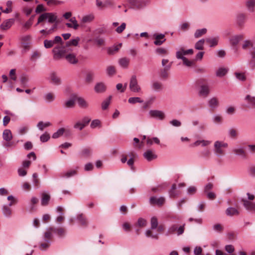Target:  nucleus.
Returning a JSON list of instances; mask_svg holds the SVG:
<instances>
[{
	"label": "nucleus",
	"instance_id": "nucleus-43",
	"mask_svg": "<svg viewBox=\"0 0 255 255\" xmlns=\"http://www.w3.org/2000/svg\"><path fill=\"white\" fill-rule=\"evenodd\" d=\"M228 72V69L225 68H220L216 73L217 77H222L225 76Z\"/></svg>",
	"mask_w": 255,
	"mask_h": 255
},
{
	"label": "nucleus",
	"instance_id": "nucleus-62",
	"mask_svg": "<svg viewBox=\"0 0 255 255\" xmlns=\"http://www.w3.org/2000/svg\"><path fill=\"white\" fill-rule=\"evenodd\" d=\"M84 125L82 124L81 121H78L74 125V128L82 130L84 128Z\"/></svg>",
	"mask_w": 255,
	"mask_h": 255
},
{
	"label": "nucleus",
	"instance_id": "nucleus-31",
	"mask_svg": "<svg viewBox=\"0 0 255 255\" xmlns=\"http://www.w3.org/2000/svg\"><path fill=\"white\" fill-rule=\"evenodd\" d=\"M209 107L212 109H216L219 106V101L217 98L213 97L209 101Z\"/></svg>",
	"mask_w": 255,
	"mask_h": 255
},
{
	"label": "nucleus",
	"instance_id": "nucleus-49",
	"mask_svg": "<svg viewBox=\"0 0 255 255\" xmlns=\"http://www.w3.org/2000/svg\"><path fill=\"white\" fill-rule=\"evenodd\" d=\"M128 102L130 104H134L136 103H143V101L141 100L139 97H130L128 99Z\"/></svg>",
	"mask_w": 255,
	"mask_h": 255
},
{
	"label": "nucleus",
	"instance_id": "nucleus-63",
	"mask_svg": "<svg viewBox=\"0 0 255 255\" xmlns=\"http://www.w3.org/2000/svg\"><path fill=\"white\" fill-rule=\"evenodd\" d=\"M152 87L155 90H160L161 89L162 84L159 82H155L152 84Z\"/></svg>",
	"mask_w": 255,
	"mask_h": 255
},
{
	"label": "nucleus",
	"instance_id": "nucleus-41",
	"mask_svg": "<svg viewBox=\"0 0 255 255\" xmlns=\"http://www.w3.org/2000/svg\"><path fill=\"white\" fill-rule=\"evenodd\" d=\"M79 41L80 38L79 37H77L75 39H72L66 42L65 45L67 48H69V47L71 45L77 46Z\"/></svg>",
	"mask_w": 255,
	"mask_h": 255
},
{
	"label": "nucleus",
	"instance_id": "nucleus-42",
	"mask_svg": "<svg viewBox=\"0 0 255 255\" xmlns=\"http://www.w3.org/2000/svg\"><path fill=\"white\" fill-rule=\"evenodd\" d=\"M112 96H109V97L105 100H104L102 103V109L103 110H105L108 109L109 106L111 103V100L112 99Z\"/></svg>",
	"mask_w": 255,
	"mask_h": 255
},
{
	"label": "nucleus",
	"instance_id": "nucleus-15",
	"mask_svg": "<svg viewBox=\"0 0 255 255\" xmlns=\"http://www.w3.org/2000/svg\"><path fill=\"white\" fill-rule=\"evenodd\" d=\"M52 232H53V228L50 227L48 228L44 233L43 240L51 242L52 238Z\"/></svg>",
	"mask_w": 255,
	"mask_h": 255
},
{
	"label": "nucleus",
	"instance_id": "nucleus-54",
	"mask_svg": "<svg viewBox=\"0 0 255 255\" xmlns=\"http://www.w3.org/2000/svg\"><path fill=\"white\" fill-rule=\"evenodd\" d=\"M233 152L237 155L246 157V152L243 148H235L233 150Z\"/></svg>",
	"mask_w": 255,
	"mask_h": 255
},
{
	"label": "nucleus",
	"instance_id": "nucleus-8",
	"mask_svg": "<svg viewBox=\"0 0 255 255\" xmlns=\"http://www.w3.org/2000/svg\"><path fill=\"white\" fill-rule=\"evenodd\" d=\"M12 205V202H9L7 205H4L2 207V211L3 215L6 218H10L12 214V210L10 207Z\"/></svg>",
	"mask_w": 255,
	"mask_h": 255
},
{
	"label": "nucleus",
	"instance_id": "nucleus-5",
	"mask_svg": "<svg viewBox=\"0 0 255 255\" xmlns=\"http://www.w3.org/2000/svg\"><path fill=\"white\" fill-rule=\"evenodd\" d=\"M149 3V0H132L130 2L131 5L136 9H141Z\"/></svg>",
	"mask_w": 255,
	"mask_h": 255
},
{
	"label": "nucleus",
	"instance_id": "nucleus-30",
	"mask_svg": "<svg viewBox=\"0 0 255 255\" xmlns=\"http://www.w3.org/2000/svg\"><path fill=\"white\" fill-rule=\"evenodd\" d=\"M33 24L32 18H29L26 22L22 24L21 30L26 31L28 30Z\"/></svg>",
	"mask_w": 255,
	"mask_h": 255
},
{
	"label": "nucleus",
	"instance_id": "nucleus-27",
	"mask_svg": "<svg viewBox=\"0 0 255 255\" xmlns=\"http://www.w3.org/2000/svg\"><path fill=\"white\" fill-rule=\"evenodd\" d=\"M181 54L178 53L177 59H182L183 60V64L188 67H191L194 64V62L189 60L187 58L184 56H181Z\"/></svg>",
	"mask_w": 255,
	"mask_h": 255
},
{
	"label": "nucleus",
	"instance_id": "nucleus-50",
	"mask_svg": "<svg viewBox=\"0 0 255 255\" xmlns=\"http://www.w3.org/2000/svg\"><path fill=\"white\" fill-rule=\"evenodd\" d=\"M151 229H155L158 227L157 219L155 217H153L150 220Z\"/></svg>",
	"mask_w": 255,
	"mask_h": 255
},
{
	"label": "nucleus",
	"instance_id": "nucleus-58",
	"mask_svg": "<svg viewBox=\"0 0 255 255\" xmlns=\"http://www.w3.org/2000/svg\"><path fill=\"white\" fill-rule=\"evenodd\" d=\"M92 152V150L89 148H85L83 149L81 152V154L82 156L85 157L89 156L91 155Z\"/></svg>",
	"mask_w": 255,
	"mask_h": 255
},
{
	"label": "nucleus",
	"instance_id": "nucleus-21",
	"mask_svg": "<svg viewBox=\"0 0 255 255\" xmlns=\"http://www.w3.org/2000/svg\"><path fill=\"white\" fill-rule=\"evenodd\" d=\"M14 22L13 19H7L3 21L0 25V28L2 30H6L9 28Z\"/></svg>",
	"mask_w": 255,
	"mask_h": 255
},
{
	"label": "nucleus",
	"instance_id": "nucleus-53",
	"mask_svg": "<svg viewBox=\"0 0 255 255\" xmlns=\"http://www.w3.org/2000/svg\"><path fill=\"white\" fill-rule=\"evenodd\" d=\"M245 100H247L251 105V106L255 108V97H251L250 95H247Z\"/></svg>",
	"mask_w": 255,
	"mask_h": 255
},
{
	"label": "nucleus",
	"instance_id": "nucleus-23",
	"mask_svg": "<svg viewBox=\"0 0 255 255\" xmlns=\"http://www.w3.org/2000/svg\"><path fill=\"white\" fill-rule=\"evenodd\" d=\"M129 156H130V158L127 161V164L130 167L132 170H134L135 168L133 164L134 162V159L137 155L135 153L131 152L129 153Z\"/></svg>",
	"mask_w": 255,
	"mask_h": 255
},
{
	"label": "nucleus",
	"instance_id": "nucleus-46",
	"mask_svg": "<svg viewBox=\"0 0 255 255\" xmlns=\"http://www.w3.org/2000/svg\"><path fill=\"white\" fill-rule=\"evenodd\" d=\"M206 41L210 44V47H213L218 44V38H207L206 39Z\"/></svg>",
	"mask_w": 255,
	"mask_h": 255
},
{
	"label": "nucleus",
	"instance_id": "nucleus-17",
	"mask_svg": "<svg viewBox=\"0 0 255 255\" xmlns=\"http://www.w3.org/2000/svg\"><path fill=\"white\" fill-rule=\"evenodd\" d=\"M143 156L148 161H151L157 158V155L151 150H147L145 151L143 154Z\"/></svg>",
	"mask_w": 255,
	"mask_h": 255
},
{
	"label": "nucleus",
	"instance_id": "nucleus-45",
	"mask_svg": "<svg viewBox=\"0 0 255 255\" xmlns=\"http://www.w3.org/2000/svg\"><path fill=\"white\" fill-rule=\"evenodd\" d=\"M51 125L50 122L44 123L43 122L40 121L37 124V127L39 130H43L44 128L50 126Z\"/></svg>",
	"mask_w": 255,
	"mask_h": 255
},
{
	"label": "nucleus",
	"instance_id": "nucleus-14",
	"mask_svg": "<svg viewBox=\"0 0 255 255\" xmlns=\"http://www.w3.org/2000/svg\"><path fill=\"white\" fill-rule=\"evenodd\" d=\"M244 206L246 209L250 211H255V203L248 201L246 199H243Z\"/></svg>",
	"mask_w": 255,
	"mask_h": 255
},
{
	"label": "nucleus",
	"instance_id": "nucleus-10",
	"mask_svg": "<svg viewBox=\"0 0 255 255\" xmlns=\"http://www.w3.org/2000/svg\"><path fill=\"white\" fill-rule=\"evenodd\" d=\"M150 116L154 118H158L159 120H163L165 118L164 114L163 112L158 110H151L149 112Z\"/></svg>",
	"mask_w": 255,
	"mask_h": 255
},
{
	"label": "nucleus",
	"instance_id": "nucleus-20",
	"mask_svg": "<svg viewBox=\"0 0 255 255\" xmlns=\"http://www.w3.org/2000/svg\"><path fill=\"white\" fill-rule=\"evenodd\" d=\"M94 90L96 93H103L106 90V86L103 82L98 83L96 84Z\"/></svg>",
	"mask_w": 255,
	"mask_h": 255
},
{
	"label": "nucleus",
	"instance_id": "nucleus-44",
	"mask_svg": "<svg viewBox=\"0 0 255 255\" xmlns=\"http://www.w3.org/2000/svg\"><path fill=\"white\" fill-rule=\"evenodd\" d=\"M65 132V128H60L58 130H57L56 132H54L52 134V138H57L60 136L62 135Z\"/></svg>",
	"mask_w": 255,
	"mask_h": 255
},
{
	"label": "nucleus",
	"instance_id": "nucleus-16",
	"mask_svg": "<svg viewBox=\"0 0 255 255\" xmlns=\"http://www.w3.org/2000/svg\"><path fill=\"white\" fill-rule=\"evenodd\" d=\"M76 101L81 108L85 109L88 108L89 104L83 98L77 96Z\"/></svg>",
	"mask_w": 255,
	"mask_h": 255
},
{
	"label": "nucleus",
	"instance_id": "nucleus-61",
	"mask_svg": "<svg viewBox=\"0 0 255 255\" xmlns=\"http://www.w3.org/2000/svg\"><path fill=\"white\" fill-rule=\"evenodd\" d=\"M126 24L125 22H123L121 24V25L118 27L116 29V31L118 33H122L126 28Z\"/></svg>",
	"mask_w": 255,
	"mask_h": 255
},
{
	"label": "nucleus",
	"instance_id": "nucleus-60",
	"mask_svg": "<svg viewBox=\"0 0 255 255\" xmlns=\"http://www.w3.org/2000/svg\"><path fill=\"white\" fill-rule=\"evenodd\" d=\"M19 79L20 84L23 86H25L28 81L27 77L24 74L20 76Z\"/></svg>",
	"mask_w": 255,
	"mask_h": 255
},
{
	"label": "nucleus",
	"instance_id": "nucleus-11",
	"mask_svg": "<svg viewBox=\"0 0 255 255\" xmlns=\"http://www.w3.org/2000/svg\"><path fill=\"white\" fill-rule=\"evenodd\" d=\"M210 93V89L208 85H201L199 92L200 96L204 98L207 97Z\"/></svg>",
	"mask_w": 255,
	"mask_h": 255
},
{
	"label": "nucleus",
	"instance_id": "nucleus-26",
	"mask_svg": "<svg viewBox=\"0 0 255 255\" xmlns=\"http://www.w3.org/2000/svg\"><path fill=\"white\" fill-rule=\"evenodd\" d=\"M246 20V15L244 13H240L237 16V22L240 26H242Z\"/></svg>",
	"mask_w": 255,
	"mask_h": 255
},
{
	"label": "nucleus",
	"instance_id": "nucleus-33",
	"mask_svg": "<svg viewBox=\"0 0 255 255\" xmlns=\"http://www.w3.org/2000/svg\"><path fill=\"white\" fill-rule=\"evenodd\" d=\"M77 172L75 170H71L65 172H62L60 174L61 177L70 178L76 174Z\"/></svg>",
	"mask_w": 255,
	"mask_h": 255
},
{
	"label": "nucleus",
	"instance_id": "nucleus-39",
	"mask_svg": "<svg viewBox=\"0 0 255 255\" xmlns=\"http://www.w3.org/2000/svg\"><path fill=\"white\" fill-rule=\"evenodd\" d=\"M77 219L82 226H86L88 225V221L83 214L78 215Z\"/></svg>",
	"mask_w": 255,
	"mask_h": 255
},
{
	"label": "nucleus",
	"instance_id": "nucleus-9",
	"mask_svg": "<svg viewBox=\"0 0 255 255\" xmlns=\"http://www.w3.org/2000/svg\"><path fill=\"white\" fill-rule=\"evenodd\" d=\"M16 81V69H12L9 72V79L8 80V87L13 88L14 82Z\"/></svg>",
	"mask_w": 255,
	"mask_h": 255
},
{
	"label": "nucleus",
	"instance_id": "nucleus-12",
	"mask_svg": "<svg viewBox=\"0 0 255 255\" xmlns=\"http://www.w3.org/2000/svg\"><path fill=\"white\" fill-rule=\"evenodd\" d=\"M77 95L75 94H72L69 100L66 101L64 104V107L67 108L74 107L75 102L76 100Z\"/></svg>",
	"mask_w": 255,
	"mask_h": 255
},
{
	"label": "nucleus",
	"instance_id": "nucleus-1",
	"mask_svg": "<svg viewBox=\"0 0 255 255\" xmlns=\"http://www.w3.org/2000/svg\"><path fill=\"white\" fill-rule=\"evenodd\" d=\"M69 50L70 49L67 48L65 45L55 47L52 50L53 59L58 60L65 57Z\"/></svg>",
	"mask_w": 255,
	"mask_h": 255
},
{
	"label": "nucleus",
	"instance_id": "nucleus-40",
	"mask_svg": "<svg viewBox=\"0 0 255 255\" xmlns=\"http://www.w3.org/2000/svg\"><path fill=\"white\" fill-rule=\"evenodd\" d=\"M122 44L120 43L118 45H114L112 47H110L108 50V52L109 54H114L117 52L121 47Z\"/></svg>",
	"mask_w": 255,
	"mask_h": 255
},
{
	"label": "nucleus",
	"instance_id": "nucleus-6",
	"mask_svg": "<svg viewBox=\"0 0 255 255\" xmlns=\"http://www.w3.org/2000/svg\"><path fill=\"white\" fill-rule=\"evenodd\" d=\"M153 37L154 38L153 43L155 45H161L166 41L165 34H164L154 33Z\"/></svg>",
	"mask_w": 255,
	"mask_h": 255
},
{
	"label": "nucleus",
	"instance_id": "nucleus-7",
	"mask_svg": "<svg viewBox=\"0 0 255 255\" xmlns=\"http://www.w3.org/2000/svg\"><path fill=\"white\" fill-rule=\"evenodd\" d=\"M165 198L163 197L156 198L155 196L151 197L149 199V202L151 205H157L158 206H162L165 203Z\"/></svg>",
	"mask_w": 255,
	"mask_h": 255
},
{
	"label": "nucleus",
	"instance_id": "nucleus-4",
	"mask_svg": "<svg viewBox=\"0 0 255 255\" xmlns=\"http://www.w3.org/2000/svg\"><path fill=\"white\" fill-rule=\"evenodd\" d=\"M129 88L131 92L134 93H139L141 91L140 86L138 84L136 77L135 75H132L130 78Z\"/></svg>",
	"mask_w": 255,
	"mask_h": 255
},
{
	"label": "nucleus",
	"instance_id": "nucleus-13",
	"mask_svg": "<svg viewBox=\"0 0 255 255\" xmlns=\"http://www.w3.org/2000/svg\"><path fill=\"white\" fill-rule=\"evenodd\" d=\"M66 60L70 64H75L78 63V60L76 58V54L74 53L66 54L65 56Z\"/></svg>",
	"mask_w": 255,
	"mask_h": 255
},
{
	"label": "nucleus",
	"instance_id": "nucleus-37",
	"mask_svg": "<svg viewBox=\"0 0 255 255\" xmlns=\"http://www.w3.org/2000/svg\"><path fill=\"white\" fill-rule=\"evenodd\" d=\"M226 214L228 216H232L234 215H238L239 214L238 210L233 207H229L226 210Z\"/></svg>",
	"mask_w": 255,
	"mask_h": 255
},
{
	"label": "nucleus",
	"instance_id": "nucleus-48",
	"mask_svg": "<svg viewBox=\"0 0 255 255\" xmlns=\"http://www.w3.org/2000/svg\"><path fill=\"white\" fill-rule=\"evenodd\" d=\"M94 19V16L93 14H89L84 16L82 19V21L84 23H88L92 21Z\"/></svg>",
	"mask_w": 255,
	"mask_h": 255
},
{
	"label": "nucleus",
	"instance_id": "nucleus-2",
	"mask_svg": "<svg viewBox=\"0 0 255 255\" xmlns=\"http://www.w3.org/2000/svg\"><path fill=\"white\" fill-rule=\"evenodd\" d=\"M185 224L179 226L178 224H173L169 229L166 233V235L176 234L178 236L182 235L185 231Z\"/></svg>",
	"mask_w": 255,
	"mask_h": 255
},
{
	"label": "nucleus",
	"instance_id": "nucleus-55",
	"mask_svg": "<svg viewBox=\"0 0 255 255\" xmlns=\"http://www.w3.org/2000/svg\"><path fill=\"white\" fill-rule=\"evenodd\" d=\"M54 41L51 40L46 39L44 41V45L46 48H50L53 46Z\"/></svg>",
	"mask_w": 255,
	"mask_h": 255
},
{
	"label": "nucleus",
	"instance_id": "nucleus-36",
	"mask_svg": "<svg viewBox=\"0 0 255 255\" xmlns=\"http://www.w3.org/2000/svg\"><path fill=\"white\" fill-rule=\"evenodd\" d=\"M2 137L4 140L9 141L12 139V134L10 130L5 129L2 134Z\"/></svg>",
	"mask_w": 255,
	"mask_h": 255
},
{
	"label": "nucleus",
	"instance_id": "nucleus-47",
	"mask_svg": "<svg viewBox=\"0 0 255 255\" xmlns=\"http://www.w3.org/2000/svg\"><path fill=\"white\" fill-rule=\"evenodd\" d=\"M107 74L110 76H112L116 74V71L115 67L113 66H109L106 69Z\"/></svg>",
	"mask_w": 255,
	"mask_h": 255
},
{
	"label": "nucleus",
	"instance_id": "nucleus-52",
	"mask_svg": "<svg viewBox=\"0 0 255 255\" xmlns=\"http://www.w3.org/2000/svg\"><path fill=\"white\" fill-rule=\"evenodd\" d=\"M204 42L205 40L204 39H200L197 41L195 45V49L197 50H203Z\"/></svg>",
	"mask_w": 255,
	"mask_h": 255
},
{
	"label": "nucleus",
	"instance_id": "nucleus-35",
	"mask_svg": "<svg viewBox=\"0 0 255 255\" xmlns=\"http://www.w3.org/2000/svg\"><path fill=\"white\" fill-rule=\"evenodd\" d=\"M50 242L47 241H43L39 243V248L41 251H45L49 248Z\"/></svg>",
	"mask_w": 255,
	"mask_h": 255
},
{
	"label": "nucleus",
	"instance_id": "nucleus-25",
	"mask_svg": "<svg viewBox=\"0 0 255 255\" xmlns=\"http://www.w3.org/2000/svg\"><path fill=\"white\" fill-rule=\"evenodd\" d=\"M50 199V196L46 193H43L42 194V197L41 199V204L42 206H47Z\"/></svg>",
	"mask_w": 255,
	"mask_h": 255
},
{
	"label": "nucleus",
	"instance_id": "nucleus-19",
	"mask_svg": "<svg viewBox=\"0 0 255 255\" xmlns=\"http://www.w3.org/2000/svg\"><path fill=\"white\" fill-rule=\"evenodd\" d=\"M171 66V63L166 65L163 69L160 70V77L162 78L166 79L168 77V73L167 71L169 70Z\"/></svg>",
	"mask_w": 255,
	"mask_h": 255
},
{
	"label": "nucleus",
	"instance_id": "nucleus-29",
	"mask_svg": "<svg viewBox=\"0 0 255 255\" xmlns=\"http://www.w3.org/2000/svg\"><path fill=\"white\" fill-rule=\"evenodd\" d=\"M53 232L59 237H63L65 235L66 231L64 228L62 227L53 228Z\"/></svg>",
	"mask_w": 255,
	"mask_h": 255
},
{
	"label": "nucleus",
	"instance_id": "nucleus-3",
	"mask_svg": "<svg viewBox=\"0 0 255 255\" xmlns=\"http://www.w3.org/2000/svg\"><path fill=\"white\" fill-rule=\"evenodd\" d=\"M48 19L49 23H53L57 20V16L55 14L51 12H45L41 14L38 19L36 26L38 24L41 23L44 20Z\"/></svg>",
	"mask_w": 255,
	"mask_h": 255
},
{
	"label": "nucleus",
	"instance_id": "nucleus-57",
	"mask_svg": "<svg viewBox=\"0 0 255 255\" xmlns=\"http://www.w3.org/2000/svg\"><path fill=\"white\" fill-rule=\"evenodd\" d=\"M248 47H252L254 49V44L250 40H246L244 41L242 48L244 49H246Z\"/></svg>",
	"mask_w": 255,
	"mask_h": 255
},
{
	"label": "nucleus",
	"instance_id": "nucleus-34",
	"mask_svg": "<svg viewBox=\"0 0 255 255\" xmlns=\"http://www.w3.org/2000/svg\"><path fill=\"white\" fill-rule=\"evenodd\" d=\"M176 185L175 184H173L169 191V194L171 198H176L179 194V193L176 191Z\"/></svg>",
	"mask_w": 255,
	"mask_h": 255
},
{
	"label": "nucleus",
	"instance_id": "nucleus-18",
	"mask_svg": "<svg viewBox=\"0 0 255 255\" xmlns=\"http://www.w3.org/2000/svg\"><path fill=\"white\" fill-rule=\"evenodd\" d=\"M71 23H66V25L69 28H72L75 30L78 28L79 25L75 17H73L69 19Z\"/></svg>",
	"mask_w": 255,
	"mask_h": 255
},
{
	"label": "nucleus",
	"instance_id": "nucleus-32",
	"mask_svg": "<svg viewBox=\"0 0 255 255\" xmlns=\"http://www.w3.org/2000/svg\"><path fill=\"white\" fill-rule=\"evenodd\" d=\"M119 63L123 68H127L129 65V59L126 57L122 58L119 60Z\"/></svg>",
	"mask_w": 255,
	"mask_h": 255
},
{
	"label": "nucleus",
	"instance_id": "nucleus-24",
	"mask_svg": "<svg viewBox=\"0 0 255 255\" xmlns=\"http://www.w3.org/2000/svg\"><path fill=\"white\" fill-rule=\"evenodd\" d=\"M50 79L51 82L54 85H59L61 84L60 79L54 72H52L50 74Z\"/></svg>",
	"mask_w": 255,
	"mask_h": 255
},
{
	"label": "nucleus",
	"instance_id": "nucleus-51",
	"mask_svg": "<svg viewBox=\"0 0 255 255\" xmlns=\"http://www.w3.org/2000/svg\"><path fill=\"white\" fill-rule=\"evenodd\" d=\"M207 32V29L206 28H202L198 29L196 31L194 34V36L196 38H198L203 34H205Z\"/></svg>",
	"mask_w": 255,
	"mask_h": 255
},
{
	"label": "nucleus",
	"instance_id": "nucleus-28",
	"mask_svg": "<svg viewBox=\"0 0 255 255\" xmlns=\"http://www.w3.org/2000/svg\"><path fill=\"white\" fill-rule=\"evenodd\" d=\"M178 53H180L181 55V56H184V55H186L188 54H193V50L192 49H189L188 50H185L183 48H181L180 50L176 52V57L177 58Z\"/></svg>",
	"mask_w": 255,
	"mask_h": 255
},
{
	"label": "nucleus",
	"instance_id": "nucleus-64",
	"mask_svg": "<svg viewBox=\"0 0 255 255\" xmlns=\"http://www.w3.org/2000/svg\"><path fill=\"white\" fill-rule=\"evenodd\" d=\"M101 124V122L99 120H93L91 124L90 127L92 128H95L96 127L99 126Z\"/></svg>",
	"mask_w": 255,
	"mask_h": 255
},
{
	"label": "nucleus",
	"instance_id": "nucleus-59",
	"mask_svg": "<svg viewBox=\"0 0 255 255\" xmlns=\"http://www.w3.org/2000/svg\"><path fill=\"white\" fill-rule=\"evenodd\" d=\"M44 97H45V99L49 102L53 101L55 99L54 96L53 95V94H52L51 93H47V94H46L45 95Z\"/></svg>",
	"mask_w": 255,
	"mask_h": 255
},
{
	"label": "nucleus",
	"instance_id": "nucleus-22",
	"mask_svg": "<svg viewBox=\"0 0 255 255\" xmlns=\"http://www.w3.org/2000/svg\"><path fill=\"white\" fill-rule=\"evenodd\" d=\"M243 38L244 36L242 34L233 36L230 38V43L233 46L237 45Z\"/></svg>",
	"mask_w": 255,
	"mask_h": 255
},
{
	"label": "nucleus",
	"instance_id": "nucleus-56",
	"mask_svg": "<svg viewBox=\"0 0 255 255\" xmlns=\"http://www.w3.org/2000/svg\"><path fill=\"white\" fill-rule=\"evenodd\" d=\"M50 139V135L47 132H45L43 134H42L40 137V141L42 142H45L47 141Z\"/></svg>",
	"mask_w": 255,
	"mask_h": 255
},
{
	"label": "nucleus",
	"instance_id": "nucleus-38",
	"mask_svg": "<svg viewBox=\"0 0 255 255\" xmlns=\"http://www.w3.org/2000/svg\"><path fill=\"white\" fill-rule=\"evenodd\" d=\"M246 6L250 11L253 12L255 6V0H247L246 2Z\"/></svg>",
	"mask_w": 255,
	"mask_h": 255
}]
</instances>
